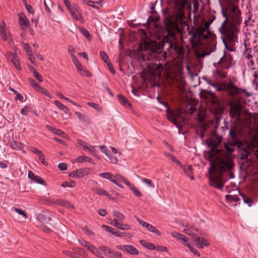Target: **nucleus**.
Instances as JSON below:
<instances>
[{
	"label": "nucleus",
	"instance_id": "nucleus-1",
	"mask_svg": "<svg viewBox=\"0 0 258 258\" xmlns=\"http://www.w3.org/2000/svg\"><path fill=\"white\" fill-rule=\"evenodd\" d=\"M221 14L225 18L224 21L219 28L222 42L225 48L230 51H234V48L227 42L233 43L237 41V34L239 32L241 23V11L236 6L229 7L227 10L222 8Z\"/></svg>",
	"mask_w": 258,
	"mask_h": 258
},
{
	"label": "nucleus",
	"instance_id": "nucleus-2",
	"mask_svg": "<svg viewBox=\"0 0 258 258\" xmlns=\"http://www.w3.org/2000/svg\"><path fill=\"white\" fill-rule=\"evenodd\" d=\"M234 162H210L208 172L209 185L222 189L228 179L234 177Z\"/></svg>",
	"mask_w": 258,
	"mask_h": 258
},
{
	"label": "nucleus",
	"instance_id": "nucleus-3",
	"mask_svg": "<svg viewBox=\"0 0 258 258\" xmlns=\"http://www.w3.org/2000/svg\"><path fill=\"white\" fill-rule=\"evenodd\" d=\"M183 8L180 9L178 18L175 20H170L166 23V28L168 36L164 38V46H167V49H172L175 52H178L180 49L176 44V39L174 37L177 33H182V29H189V26L183 18Z\"/></svg>",
	"mask_w": 258,
	"mask_h": 258
},
{
	"label": "nucleus",
	"instance_id": "nucleus-4",
	"mask_svg": "<svg viewBox=\"0 0 258 258\" xmlns=\"http://www.w3.org/2000/svg\"><path fill=\"white\" fill-rule=\"evenodd\" d=\"M210 24L206 22L198 27L195 31L193 36L203 39L204 50L199 54L201 57L210 55L216 49V36L209 31Z\"/></svg>",
	"mask_w": 258,
	"mask_h": 258
},
{
	"label": "nucleus",
	"instance_id": "nucleus-5",
	"mask_svg": "<svg viewBox=\"0 0 258 258\" xmlns=\"http://www.w3.org/2000/svg\"><path fill=\"white\" fill-rule=\"evenodd\" d=\"M229 135L232 138V141L225 144V148L227 151L228 153H232L236 148L240 155V158L241 160L247 158L250 154L248 144L238 141L236 139L237 135L232 128H230L229 131Z\"/></svg>",
	"mask_w": 258,
	"mask_h": 258
},
{
	"label": "nucleus",
	"instance_id": "nucleus-6",
	"mask_svg": "<svg viewBox=\"0 0 258 258\" xmlns=\"http://www.w3.org/2000/svg\"><path fill=\"white\" fill-rule=\"evenodd\" d=\"M203 79L217 91L219 92H225L231 97H235L239 93L240 89L235 86L231 80L228 81H224L219 83L218 82H212L211 79L206 77H203Z\"/></svg>",
	"mask_w": 258,
	"mask_h": 258
},
{
	"label": "nucleus",
	"instance_id": "nucleus-7",
	"mask_svg": "<svg viewBox=\"0 0 258 258\" xmlns=\"http://www.w3.org/2000/svg\"><path fill=\"white\" fill-rule=\"evenodd\" d=\"M78 144L80 145L82 149L88 152L90 155L98 158V155L96 153V149H100V150L104 154H105L108 159L110 160H115V161H118V158L116 156H111L110 154V151L108 150L107 148L105 146H92L89 144H88L85 141H82L81 140H78L77 141Z\"/></svg>",
	"mask_w": 258,
	"mask_h": 258
},
{
	"label": "nucleus",
	"instance_id": "nucleus-8",
	"mask_svg": "<svg viewBox=\"0 0 258 258\" xmlns=\"http://www.w3.org/2000/svg\"><path fill=\"white\" fill-rule=\"evenodd\" d=\"M138 51L142 59L146 60V59H151L152 55H155L157 50L152 48L149 41L143 40L138 48Z\"/></svg>",
	"mask_w": 258,
	"mask_h": 258
},
{
	"label": "nucleus",
	"instance_id": "nucleus-9",
	"mask_svg": "<svg viewBox=\"0 0 258 258\" xmlns=\"http://www.w3.org/2000/svg\"><path fill=\"white\" fill-rule=\"evenodd\" d=\"M230 107V116L232 118L236 121L240 120L242 106L238 102H235L233 101H230L229 102Z\"/></svg>",
	"mask_w": 258,
	"mask_h": 258
},
{
	"label": "nucleus",
	"instance_id": "nucleus-10",
	"mask_svg": "<svg viewBox=\"0 0 258 258\" xmlns=\"http://www.w3.org/2000/svg\"><path fill=\"white\" fill-rule=\"evenodd\" d=\"M234 64L235 62L233 61L232 56L230 54L224 53L218 62L217 63H214L213 65L214 67H216V65H218L221 66L222 68L225 69H229L234 66Z\"/></svg>",
	"mask_w": 258,
	"mask_h": 258
},
{
	"label": "nucleus",
	"instance_id": "nucleus-11",
	"mask_svg": "<svg viewBox=\"0 0 258 258\" xmlns=\"http://www.w3.org/2000/svg\"><path fill=\"white\" fill-rule=\"evenodd\" d=\"M79 242L80 244L83 246L86 247L89 251L95 255L98 258H105L102 253L98 251L97 248L94 245L91 244L88 241L83 239L79 240Z\"/></svg>",
	"mask_w": 258,
	"mask_h": 258
},
{
	"label": "nucleus",
	"instance_id": "nucleus-12",
	"mask_svg": "<svg viewBox=\"0 0 258 258\" xmlns=\"http://www.w3.org/2000/svg\"><path fill=\"white\" fill-rule=\"evenodd\" d=\"M242 166L247 174L258 175V162H241Z\"/></svg>",
	"mask_w": 258,
	"mask_h": 258
},
{
	"label": "nucleus",
	"instance_id": "nucleus-13",
	"mask_svg": "<svg viewBox=\"0 0 258 258\" xmlns=\"http://www.w3.org/2000/svg\"><path fill=\"white\" fill-rule=\"evenodd\" d=\"M5 56L7 59L11 61L17 70H21L19 58L15 53L11 51H7Z\"/></svg>",
	"mask_w": 258,
	"mask_h": 258
},
{
	"label": "nucleus",
	"instance_id": "nucleus-14",
	"mask_svg": "<svg viewBox=\"0 0 258 258\" xmlns=\"http://www.w3.org/2000/svg\"><path fill=\"white\" fill-rule=\"evenodd\" d=\"M11 33L6 23L2 21L0 22V37L4 41H6L11 37Z\"/></svg>",
	"mask_w": 258,
	"mask_h": 258
},
{
	"label": "nucleus",
	"instance_id": "nucleus-15",
	"mask_svg": "<svg viewBox=\"0 0 258 258\" xmlns=\"http://www.w3.org/2000/svg\"><path fill=\"white\" fill-rule=\"evenodd\" d=\"M177 164L191 180L195 179L194 176L192 175V167L191 165L187 164V162H177Z\"/></svg>",
	"mask_w": 258,
	"mask_h": 258
},
{
	"label": "nucleus",
	"instance_id": "nucleus-16",
	"mask_svg": "<svg viewBox=\"0 0 258 258\" xmlns=\"http://www.w3.org/2000/svg\"><path fill=\"white\" fill-rule=\"evenodd\" d=\"M192 238L195 241L198 243L197 247L200 248H203L204 246H207L209 245L210 243L208 241L203 237H200L197 235H193Z\"/></svg>",
	"mask_w": 258,
	"mask_h": 258
},
{
	"label": "nucleus",
	"instance_id": "nucleus-17",
	"mask_svg": "<svg viewBox=\"0 0 258 258\" xmlns=\"http://www.w3.org/2000/svg\"><path fill=\"white\" fill-rule=\"evenodd\" d=\"M221 137L217 136L215 132H213L211 140L208 143L209 146H211L213 148H216L221 142Z\"/></svg>",
	"mask_w": 258,
	"mask_h": 258
},
{
	"label": "nucleus",
	"instance_id": "nucleus-18",
	"mask_svg": "<svg viewBox=\"0 0 258 258\" xmlns=\"http://www.w3.org/2000/svg\"><path fill=\"white\" fill-rule=\"evenodd\" d=\"M215 67L216 69L214 72V75L220 78H225L227 77V72L225 70L226 69L218 65H216Z\"/></svg>",
	"mask_w": 258,
	"mask_h": 258
},
{
	"label": "nucleus",
	"instance_id": "nucleus-19",
	"mask_svg": "<svg viewBox=\"0 0 258 258\" xmlns=\"http://www.w3.org/2000/svg\"><path fill=\"white\" fill-rule=\"evenodd\" d=\"M97 249L101 253L102 252L105 256L109 257H112L113 250L109 247L101 245L97 248Z\"/></svg>",
	"mask_w": 258,
	"mask_h": 258
},
{
	"label": "nucleus",
	"instance_id": "nucleus-20",
	"mask_svg": "<svg viewBox=\"0 0 258 258\" xmlns=\"http://www.w3.org/2000/svg\"><path fill=\"white\" fill-rule=\"evenodd\" d=\"M103 227H104V229L108 231V232L111 233L113 235L117 237H122L125 235L124 233L120 232L118 230L114 229L112 227H109L107 225H103Z\"/></svg>",
	"mask_w": 258,
	"mask_h": 258
},
{
	"label": "nucleus",
	"instance_id": "nucleus-21",
	"mask_svg": "<svg viewBox=\"0 0 258 258\" xmlns=\"http://www.w3.org/2000/svg\"><path fill=\"white\" fill-rule=\"evenodd\" d=\"M46 127L50 131H52L54 134L59 136L60 137L66 138L67 137V135L60 130L53 127L52 126L49 125H47Z\"/></svg>",
	"mask_w": 258,
	"mask_h": 258
},
{
	"label": "nucleus",
	"instance_id": "nucleus-22",
	"mask_svg": "<svg viewBox=\"0 0 258 258\" xmlns=\"http://www.w3.org/2000/svg\"><path fill=\"white\" fill-rule=\"evenodd\" d=\"M77 8H74V9L71 11L70 13H71L73 18L75 20H79L81 23H83L84 22V18L81 14H80V13H76V12H77Z\"/></svg>",
	"mask_w": 258,
	"mask_h": 258
},
{
	"label": "nucleus",
	"instance_id": "nucleus-23",
	"mask_svg": "<svg viewBox=\"0 0 258 258\" xmlns=\"http://www.w3.org/2000/svg\"><path fill=\"white\" fill-rule=\"evenodd\" d=\"M18 23L20 25H23L26 27H29L30 25L29 21L25 15H20Z\"/></svg>",
	"mask_w": 258,
	"mask_h": 258
},
{
	"label": "nucleus",
	"instance_id": "nucleus-24",
	"mask_svg": "<svg viewBox=\"0 0 258 258\" xmlns=\"http://www.w3.org/2000/svg\"><path fill=\"white\" fill-rule=\"evenodd\" d=\"M10 146L15 150H21L23 148V144L18 141L13 140L9 142Z\"/></svg>",
	"mask_w": 258,
	"mask_h": 258
},
{
	"label": "nucleus",
	"instance_id": "nucleus-25",
	"mask_svg": "<svg viewBox=\"0 0 258 258\" xmlns=\"http://www.w3.org/2000/svg\"><path fill=\"white\" fill-rule=\"evenodd\" d=\"M125 251L130 254L138 255L139 254L138 250L134 246L131 245H126Z\"/></svg>",
	"mask_w": 258,
	"mask_h": 258
},
{
	"label": "nucleus",
	"instance_id": "nucleus-26",
	"mask_svg": "<svg viewBox=\"0 0 258 258\" xmlns=\"http://www.w3.org/2000/svg\"><path fill=\"white\" fill-rule=\"evenodd\" d=\"M117 98L120 103L124 106L129 107L131 105L127 98L121 94H118L117 95Z\"/></svg>",
	"mask_w": 258,
	"mask_h": 258
},
{
	"label": "nucleus",
	"instance_id": "nucleus-27",
	"mask_svg": "<svg viewBox=\"0 0 258 258\" xmlns=\"http://www.w3.org/2000/svg\"><path fill=\"white\" fill-rule=\"evenodd\" d=\"M55 203L58 205L65 207L66 208H74V206L72 205L70 202L65 201V200H61V199L57 200L55 202Z\"/></svg>",
	"mask_w": 258,
	"mask_h": 258
},
{
	"label": "nucleus",
	"instance_id": "nucleus-28",
	"mask_svg": "<svg viewBox=\"0 0 258 258\" xmlns=\"http://www.w3.org/2000/svg\"><path fill=\"white\" fill-rule=\"evenodd\" d=\"M84 169H79L70 173V176L73 177H81L85 175Z\"/></svg>",
	"mask_w": 258,
	"mask_h": 258
},
{
	"label": "nucleus",
	"instance_id": "nucleus-29",
	"mask_svg": "<svg viewBox=\"0 0 258 258\" xmlns=\"http://www.w3.org/2000/svg\"><path fill=\"white\" fill-rule=\"evenodd\" d=\"M140 243L145 247H146L150 250H154L156 249V246L154 244L149 243L146 240H140Z\"/></svg>",
	"mask_w": 258,
	"mask_h": 258
},
{
	"label": "nucleus",
	"instance_id": "nucleus-30",
	"mask_svg": "<svg viewBox=\"0 0 258 258\" xmlns=\"http://www.w3.org/2000/svg\"><path fill=\"white\" fill-rule=\"evenodd\" d=\"M55 105L58 107L60 110L63 111L65 113L67 114L69 112V108L64 104L61 103L60 101L56 100L54 102Z\"/></svg>",
	"mask_w": 258,
	"mask_h": 258
},
{
	"label": "nucleus",
	"instance_id": "nucleus-31",
	"mask_svg": "<svg viewBox=\"0 0 258 258\" xmlns=\"http://www.w3.org/2000/svg\"><path fill=\"white\" fill-rule=\"evenodd\" d=\"M75 114L78 117L81 122H87L89 121L87 116L83 113L77 111L76 112Z\"/></svg>",
	"mask_w": 258,
	"mask_h": 258
},
{
	"label": "nucleus",
	"instance_id": "nucleus-32",
	"mask_svg": "<svg viewBox=\"0 0 258 258\" xmlns=\"http://www.w3.org/2000/svg\"><path fill=\"white\" fill-rule=\"evenodd\" d=\"M146 228L150 232L155 233L157 236H160L161 233L160 231L154 226L150 224H148Z\"/></svg>",
	"mask_w": 258,
	"mask_h": 258
},
{
	"label": "nucleus",
	"instance_id": "nucleus-33",
	"mask_svg": "<svg viewBox=\"0 0 258 258\" xmlns=\"http://www.w3.org/2000/svg\"><path fill=\"white\" fill-rule=\"evenodd\" d=\"M87 104L92 108H93L94 109L97 110L98 112H102V107L98 104L95 103L93 102H88Z\"/></svg>",
	"mask_w": 258,
	"mask_h": 258
},
{
	"label": "nucleus",
	"instance_id": "nucleus-34",
	"mask_svg": "<svg viewBox=\"0 0 258 258\" xmlns=\"http://www.w3.org/2000/svg\"><path fill=\"white\" fill-rule=\"evenodd\" d=\"M84 3L86 4L88 6L92 7L95 9H98L97 5H100V2H97L96 1H84Z\"/></svg>",
	"mask_w": 258,
	"mask_h": 258
},
{
	"label": "nucleus",
	"instance_id": "nucleus-35",
	"mask_svg": "<svg viewBox=\"0 0 258 258\" xmlns=\"http://www.w3.org/2000/svg\"><path fill=\"white\" fill-rule=\"evenodd\" d=\"M117 224L118 226L117 228L121 230H128L131 229V225L128 224H124L120 222L119 223H117Z\"/></svg>",
	"mask_w": 258,
	"mask_h": 258
},
{
	"label": "nucleus",
	"instance_id": "nucleus-36",
	"mask_svg": "<svg viewBox=\"0 0 258 258\" xmlns=\"http://www.w3.org/2000/svg\"><path fill=\"white\" fill-rule=\"evenodd\" d=\"M72 61L74 63L75 67H76L78 71L79 70H80L82 68H83L81 63L80 62V61L79 60L77 57H74V58H72Z\"/></svg>",
	"mask_w": 258,
	"mask_h": 258
},
{
	"label": "nucleus",
	"instance_id": "nucleus-37",
	"mask_svg": "<svg viewBox=\"0 0 258 258\" xmlns=\"http://www.w3.org/2000/svg\"><path fill=\"white\" fill-rule=\"evenodd\" d=\"M78 72L82 76H86L89 78L91 77L92 76V75L91 73H90L87 70L84 69L83 68L79 70Z\"/></svg>",
	"mask_w": 258,
	"mask_h": 258
},
{
	"label": "nucleus",
	"instance_id": "nucleus-38",
	"mask_svg": "<svg viewBox=\"0 0 258 258\" xmlns=\"http://www.w3.org/2000/svg\"><path fill=\"white\" fill-rule=\"evenodd\" d=\"M28 82L30 84V85L34 88L37 91H38L41 87L39 85L38 83H37L33 79H29Z\"/></svg>",
	"mask_w": 258,
	"mask_h": 258
},
{
	"label": "nucleus",
	"instance_id": "nucleus-39",
	"mask_svg": "<svg viewBox=\"0 0 258 258\" xmlns=\"http://www.w3.org/2000/svg\"><path fill=\"white\" fill-rule=\"evenodd\" d=\"M225 198L227 200L231 202H237L239 200L236 195H227Z\"/></svg>",
	"mask_w": 258,
	"mask_h": 258
},
{
	"label": "nucleus",
	"instance_id": "nucleus-40",
	"mask_svg": "<svg viewBox=\"0 0 258 258\" xmlns=\"http://www.w3.org/2000/svg\"><path fill=\"white\" fill-rule=\"evenodd\" d=\"M80 31L82 34L85 36L88 39L91 38V35L88 31L85 28L82 27L79 29Z\"/></svg>",
	"mask_w": 258,
	"mask_h": 258
},
{
	"label": "nucleus",
	"instance_id": "nucleus-41",
	"mask_svg": "<svg viewBox=\"0 0 258 258\" xmlns=\"http://www.w3.org/2000/svg\"><path fill=\"white\" fill-rule=\"evenodd\" d=\"M171 235L173 237L177 239V240H180L181 239H183L184 235L177 232L176 231H173L171 232Z\"/></svg>",
	"mask_w": 258,
	"mask_h": 258
},
{
	"label": "nucleus",
	"instance_id": "nucleus-42",
	"mask_svg": "<svg viewBox=\"0 0 258 258\" xmlns=\"http://www.w3.org/2000/svg\"><path fill=\"white\" fill-rule=\"evenodd\" d=\"M61 186L63 187H74L76 186L75 182L73 181H65L63 182Z\"/></svg>",
	"mask_w": 258,
	"mask_h": 258
},
{
	"label": "nucleus",
	"instance_id": "nucleus-43",
	"mask_svg": "<svg viewBox=\"0 0 258 258\" xmlns=\"http://www.w3.org/2000/svg\"><path fill=\"white\" fill-rule=\"evenodd\" d=\"M23 49L26 51L27 54H30L32 53V49L30 45L26 43H23L22 44Z\"/></svg>",
	"mask_w": 258,
	"mask_h": 258
},
{
	"label": "nucleus",
	"instance_id": "nucleus-44",
	"mask_svg": "<svg viewBox=\"0 0 258 258\" xmlns=\"http://www.w3.org/2000/svg\"><path fill=\"white\" fill-rule=\"evenodd\" d=\"M12 210L15 211L16 212L18 213L19 215H22L24 218V219H26L27 218V214L25 211H23V210H22L21 209L15 208H13Z\"/></svg>",
	"mask_w": 258,
	"mask_h": 258
},
{
	"label": "nucleus",
	"instance_id": "nucleus-45",
	"mask_svg": "<svg viewBox=\"0 0 258 258\" xmlns=\"http://www.w3.org/2000/svg\"><path fill=\"white\" fill-rule=\"evenodd\" d=\"M100 55L103 60L105 63H107L109 61V58L108 57V56L105 51H101L100 52Z\"/></svg>",
	"mask_w": 258,
	"mask_h": 258
},
{
	"label": "nucleus",
	"instance_id": "nucleus-46",
	"mask_svg": "<svg viewBox=\"0 0 258 258\" xmlns=\"http://www.w3.org/2000/svg\"><path fill=\"white\" fill-rule=\"evenodd\" d=\"M33 179L34 180H33L32 181L37 183H40L44 185L46 183V182L39 176H36Z\"/></svg>",
	"mask_w": 258,
	"mask_h": 258
},
{
	"label": "nucleus",
	"instance_id": "nucleus-47",
	"mask_svg": "<svg viewBox=\"0 0 258 258\" xmlns=\"http://www.w3.org/2000/svg\"><path fill=\"white\" fill-rule=\"evenodd\" d=\"M37 91H38L40 93L44 94V95L46 96L47 97H48L49 98H52L51 95L46 90L43 89L41 87H40V88Z\"/></svg>",
	"mask_w": 258,
	"mask_h": 258
},
{
	"label": "nucleus",
	"instance_id": "nucleus-48",
	"mask_svg": "<svg viewBox=\"0 0 258 258\" xmlns=\"http://www.w3.org/2000/svg\"><path fill=\"white\" fill-rule=\"evenodd\" d=\"M64 253L73 258H81L80 255L77 252H73L70 251H64Z\"/></svg>",
	"mask_w": 258,
	"mask_h": 258
},
{
	"label": "nucleus",
	"instance_id": "nucleus-49",
	"mask_svg": "<svg viewBox=\"0 0 258 258\" xmlns=\"http://www.w3.org/2000/svg\"><path fill=\"white\" fill-rule=\"evenodd\" d=\"M243 199L244 203L247 204L249 207L252 206L253 204V200L250 198L243 197Z\"/></svg>",
	"mask_w": 258,
	"mask_h": 258
},
{
	"label": "nucleus",
	"instance_id": "nucleus-50",
	"mask_svg": "<svg viewBox=\"0 0 258 258\" xmlns=\"http://www.w3.org/2000/svg\"><path fill=\"white\" fill-rule=\"evenodd\" d=\"M113 214H114V216H115L116 218H117V219H118L117 220H123L125 218L123 214H122L119 212H117V211L114 212Z\"/></svg>",
	"mask_w": 258,
	"mask_h": 258
},
{
	"label": "nucleus",
	"instance_id": "nucleus-51",
	"mask_svg": "<svg viewBox=\"0 0 258 258\" xmlns=\"http://www.w3.org/2000/svg\"><path fill=\"white\" fill-rule=\"evenodd\" d=\"M75 49L73 46L70 45L68 47V52L71 55L72 59L74 58V57H76L75 55Z\"/></svg>",
	"mask_w": 258,
	"mask_h": 258
},
{
	"label": "nucleus",
	"instance_id": "nucleus-52",
	"mask_svg": "<svg viewBox=\"0 0 258 258\" xmlns=\"http://www.w3.org/2000/svg\"><path fill=\"white\" fill-rule=\"evenodd\" d=\"M189 250L193 253V254L197 256H200V254L199 252L196 250L194 247H192L190 245H189L188 247Z\"/></svg>",
	"mask_w": 258,
	"mask_h": 258
},
{
	"label": "nucleus",
	"instance_id": "nucleus-53",
	"mask_svg": "<svg viewBox=\"0 0 258 258\" xmlns=\"http://www.w3.org/2000/svg\"><path fill=\"white\" fill-rule=\"evenodd\" d=\"M130 189L134 193V194L138 197H140L141 196V194L140 191L134 185L133 186H131V188Z\"/></svg>",
	"mask_w": 258,
	"mask_h": 258
},
{
	"label": "nucleus",
	"instance_id": "nucleus-54",
	"mask_svg": "<svg viewBox=\"0 0 258 258\" xmlns=\"http://www.w3.org/2000/svg\"><path fill=\"white\" fill-rule=\"evenodd\" d=\"M25 8L27 10V12L31 15H34V10L33 8V7L29 5L25 4Z\"/></svg>",
	"mask_w": 258,
	"mask_h": 258
},
{
	"label": "nucleus",
	"instance_id": "nucleus-55",
	"mask_svg": "<svg viewBox=\"0 0 258 258\" xmlns=\"http://www.w3.org/2000/svg\"><path fill=\"white\" fill-rule=\"evenodd\" d=\"M96 193L98 195H107V191L103 190L100 187H98L96 189Z\"/></svg>",
	"mask_w": 258,
	"mask_h": 258
},
{
	"label": "nucleus",
	"instance_id": "nucleus-56",
	"mask_svg": "<svg viewBox=\"0 0 258 258\" xmlns=\"http://www.w3.org/2000/svg\"><path fill=\"white\" fill-rule=\"evenodd\" d=\"M111 174L109 172H103V173H99V176L105 178V179H108L111 177Z\"/></svg>",
	"mask_w": 258,
	"mask_h": 258
},
{
	"label": "nucleus",
	"instance_id": "nucleus-57",
	"mask_svg": "<svg viewBox=\"0 0 258 258\" xmlns=\"http://www.w3.org/2000/svg\"><path fill=\"white\" fill-rule=\"evenodd\" d=\"M136 219L140 225H141L142 226H143L144 227L146 228L149 224L148 223H146L145 221L141 220L139 217H136Z\"/></svg>",
	"mask_w": 258,
	"mask_h": 258
},
{
	"label": "nucleus",
	"instance_id": "nucleus-58",
	"mask_svg": "<svg viewBox=\"0 0 258 258\" xmlns=\"http://www.w3.org/2000/svg\"><path fill=\"white\" fill-rule=\"evenodd\" d=\"M63 3L69 12L74 9V8L71 7L69 0H63Z\"/></svg>",
	"mask_w": 258,
	"mask_h": 258
},
{
	"label": "nucleus",
	"instance_id": "nucleus-59",
	"mask_svg": "<svg viewBox=\"0 0 258 258\" xmlns=\"http://www.w3.org/2000/svg\"><path fill=\"white\" fill-rule=\"evenodd\" d=\"M142 181L147 184L149 185V186L151 187H154V185L153 184L151 180L147 178H144L142 180Z\"/></svg>",
	"mask_w": 258,
	"mask_h": 258
},
{
	"label": "nucleus",
	"instance_id": "nucleus-60",
	"mask_svg": "<svg viewBox=\"0 0 258 258\" xmlns=\"http://www.w3.org/2000/svg\"><path fill=\"white\" fill-rule=\"evenodd\" d=\"M187 229H185L183 231V232L184 233L191 236L192 237L193 235H197L196 234L191 232V230L188 228V226H187Z\"/></svg>",
	"mask_w": 258,
	"mask_h": 258
},
{
	"label": "nucleus",
	"instance_id": "nucleus-61",
	"mask_svg": "<svg viewBox=\"0 0 258 258\" xmlns=\"http://www.w3.org/2000/svg\"><path fill=\"white\" fill-rule=\"evenodd\" d=\"M34 76L36 79H37L39 82H42L43 81V78L42 76L40 75V74L36 72H35L34 74H33Z\"/></svg>",
	"mask_w": 258,
	"mask_h": 258
},
{
	"label": "nucleus",
	"instance_id": "nucleus-62",
	"mask_svg": "<svg viewBox=\"0 0 258 258\" xmlns=\"http://www.w3.org/2000/svg\"><path fill=\"white\" fill-rule=\"evenodd\" d=\"M29 56V59L31 62L32 63L35 65L36 64V60L35 59V57L33 55L32 53L30 54H27Z\"/></svg>",
	"mask_w": 258,
	"mask_h": 258
},
{
	"label": "nucleus",
	"instance_id": "nucleus-63",
	"mask_svg": "<svg viewBox=\"0 0 258 258\" xmlns=\"http://www.w3.org/2000/svg\"><path fill=\"white\" fill-rule=\"evenodd\" d=\"M58 168L61 170H65L67 169V164L64 162H61L58 165Z\"/></svg>",
	"mask_w": 258,
	"mask_h": 258
},
{
	"label": "nucleus",
	"instance_id": "nucleus-64",
	"mask_svg": "<svg viewBox=\"0 0 258 258\" xmlns=\"http://www.w3.org/2000/svg\"><path fill=\"white\" fill-rule=\"evenodd\" d=\"M29 112V108L27 106L24 107L21 110V113L24 115H27Z\"/></svg>",
	"mask_w": 258,
	"mask_h": 258
}]
</instances>
